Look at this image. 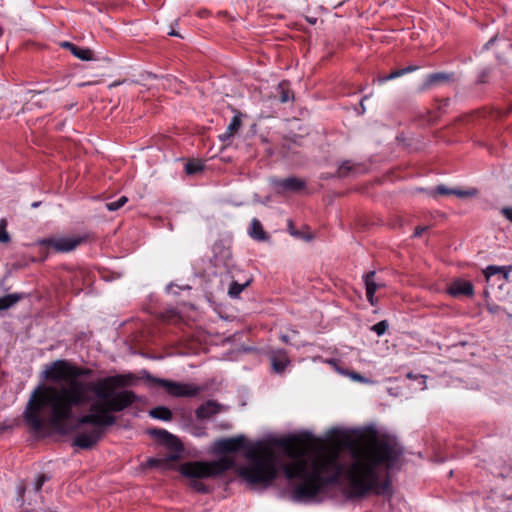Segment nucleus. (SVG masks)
<instances>
[{"instance_id": "f257e3e1", "label": "nucleus", "mask_w": 512, "mask_h": 512, "mask_svg": "<svg viewBox=\"0 0 512 512\" xmlns=\"http://www.w3.org/2000/svg\"><path fill=\"white\" fill-rule=\"evenodd\" d=\"M92 370L71 365L68 383L38 385L31 393L23 412V419L32 433L49 426L59 434L68 432V422L75 409L90 403L88 413L77 418V426L90 425L89 431L77 434L73 446L91 450L104 437L106 429L117 422L114 413L122 412L138 401L132 390H115L130 385L131 377L116 375L96 381H82Z\"/></svg>"}, {"instance_id": "f03ea898", "label": "nucleus", "mask_w": 512, "mask_h": 512, "mask_svg": "<svg viewBox=\"0 0 512 512\" xmlns=\"http://www.w3.org/2000/svg\"><path fill=\"white\" fill-rule=\"evenodd\" d=\"M352 462L347 471L349 498H362L379 487L378 467L393 469L404 454L403 446L390 435L372 434L349 444Z\"/></svg>"}, {"instance_id": "7ed1b4c3", "label": "nucleus", "mask_w": 512, "mask_h": 512, "mask_svg": "<svg viewBox=\"0 0 512 512\" xmlns=\"http://www.w3.org/2000/svg\"><path fill=\"white\" fill-rule=\"evenodd\" d=\"M245 449L248 465L240 468L239 475L252 487L267 488L278 475L277 456L273 450L261 443L246 445L245 436L224 438L215 442L217 454L236 453Z\"/></svg>"}, {"instance_id": "20e7f679", "label": "nucleus", "mask_w": 512, "mask_h": 512, "mask_svg": "<svg viewBox=\"0 0 512 512\" xmlns=\"http://www.w3.org/2000/svg\"><path fill=\"white\" fill-rule=\"evenodd\" d=\"M313 440L311 433L302 436H290L280 440L279 445L285 450L291 462L284 466V473L288 479L299 478L301 483L293 490V499L307 501L316 497L326 486L315 474L309 471V463L305 456L306 442Z\"/></svg>"}, {"instance_id": "39448f33", "label": "nucleus", "mask_w": 512, "mask_h": 512, "mask_svg": "<svg viewBox=\"0 0 512 512\" xmlns=\"http://www.w3.org/2000/svg\"><path fill=\"white\" fill-rule=\"evenodd\" d=\"M235 467V460L222 457L214 461H189L182 464L179 471L182 476L189 478L190 486L198 493H209V487L200 479L218 477Z\"/></svg>"}, {"instance_id": "423d86ee", "label": "nucleus", "mask_w": 512, "mask_h": 512, "mask_svg": "<svg viewBox=\"0 0 512 512\" xmlns=\"http://www.w3.org/2000/svg\"><path fill=\"white\" fill-rule=\"evenodd\" d=\"M309 471L325 486L337 483L342 472L338 453L330 452L315 457L311 461Z\"/></svg>"}, {"instance_id": "0eeeda50", "label": "nucleus", "mask_w": 512, "mask_h": 512, "mask_svg": "<svg viewBox=\"0 0 512 512\" xmlns=\"http://www.w3.org/2000/svg\"><path fill=\"white\" fill-rule=\"evenodd\" d=\"M147 381L163 387L166 392L173 397H195L203 391V388L195 384L180 383L172 380L161 379L150 374L146 377Z\"/></svg>"}, {"instance_id": "6e6552de", "label": "nucleus", "mask_w": 512, "mask_h": 512, "mask_svg": "<svg viewBox=\"0 0 512 512\" xmlns=\"http://www.w3.org/2000/svg\"><path fill=\"white\" fill-rule=\"evenodd\" d=\"M71 364L66 360H56L43 371L46 380L55 382L54 385L68 383L70 379Z\"/></svg>"}, {"instance_id": "1a4fd4ad", "label": "nucleus", "mask_w": 512, "mask_h": 512, "mask_svg": "<svg viewBox=\"0 0 512 512\" xmlns=\"http://www.w3.org/2000/svg\"><path fill=\"white\" fill-rule=\"evenodd\" d=\"M83 239V237H50L40 240L39 244L55 252H70L81 244Z\"/></svg>"}, {"instance_id": "9d476101", "label": "nucleus", "mask_w": 512, "mask_h": 512, "mask_svg": "<svg viewBox=\"0 0 512 512\" xmlns=\"http://www.w3.org/2000/svg\"><path fill=\"white\" fill-rule=\"evenodd\" d=\"M147 432L151 437H154L160 444L165 445L167 448L175 452H181L183 450V446L179 439L167 430L152 428Z\"/></svg>"}, {"instance_id": "9b49d317", "label": "nucleus", "mask_w": 512, "mask_h": 512, "mask_svg": "<svg viewBox=\"0 0 512 512\" xmlns=\"http://www.w3.org/2000/svg\"><path fill=\"white\" fill-rule=\"evenodd\" d=\"M271 184L276 189L278 193L282 192H299L306 187V182L300 178L295 176L287 177L284 179L281 178H273L271 179Z\"/></svg>"}, {"instance_id": "f8f14e48", "label": "nucleus", "mask_w": 512, "mask_h": 512, "mask_svg": "<svg viewBox=\"0 0 512 512\" xmlns=\"http://www.w3.org/2000/svg\"><path fill=\"white\" fill-rule=\"evenodd\" d=\"M447 293L452 297H472L474 295V286L470 281L455 279L447 287Z\"/></svg>"}, {"instance_id": "ddd939ff", "label": "nucleus", "mask_w": 512, "mask_h": 512, "mask_svg": "<svg viewBox=\"0 0 512 512\" xmlns=\"http://www.w3.org/2000/svg\"><path fill=\"white\" fill-rule=\"evenodd\" d=\"M269 359L274 372L282 373L290 363L288 355L283 349H274L269 351Z\"/></svg>"}, {"instance_id": "4468645a", "label": "nucleus", "mask_w": 512, "mask_h": 512, "mask_svg": "<svg viewBox=\"0 0 512 512\" xmlns=\"http://www.w3.org/2000/svg\"><path fill=\"white\" fill-rule=\"evenodd\" d=\"M477 189L472 188L468 190H462V189H456V188H448L445 185H438L435 187V189L432 191V196H447V195H455L459 198H469L473 197L477 194Z\"/></svg>"}, {"instance_id": "2eb2a0df", "label": "nucleus", "mask_w": 512, "mask_h": 512, "mask_svg": "<svg viewBox=\"0 0 512 512\" xmlns=\"http://www.w3.org/2000/svg\"><path fill=\"white\" fill-rule=\"evenodd\" d=\"M222 406L215 401L209 400L206 403L200 405L196 411V417L199 420L208 419L213 415H216L220 412Z\"/></svg>"}, {"instance_id": "dca6fc26", "label": "nucleus", "mask_w": 512, "mask_h": 512, "mask_svg": "<svg viewBox=\"0 0 512 512\" xmlns=\"http://www.w3.org/2000/svg\"><path fill=\"white\" fill-rule=\"evenodd\" d=\"M61 47L68 49L75 57H77L80 60H93V52L89 48H81L67 41L61 43Z\"/></svg>"}, {"instance_id": "f3484780", "label": "nucleus", "mask_w": 512, "mask_h": 512, "mask_svg": "<svg viewBox=\"0 0 512 512\" xmlns=\"http://www.w3.org/2000/svg\"><path fill=\"white\" fill-rule=\"evenodd\" d=\"M375 271H369L364 275V282L366 286V296L367 300L370 302L371 305H375L376 298H375V292L378 288L377 283L374 281Z\"/></svg>"}, {"instance_id": "a211bd4d", "label": "nucleus", "mask_w": 512, "mask_h": 512, "mask_svg": "<svg viewBox=\"0 0 512 512\" xmlns=\"http://www.w3.org/2000/svg\"><path fill=\"white\" fill-rule=\"evenodd\" d=\"M274 97H278L281 103L294 101V92L290 88V83L288 81L280 82L276 87V94Z\"/></svg>"}, {"instance_id": "6ab92c4d", "label": "nucleus", "mask_w": 512, "mask_h": 512, "mask_svg": "<svg viewBox=\"0 0 512 512\" xmlns=\"http://www.w3.org/2000/svg\"><path fill=\"white\" fill-rule=\"evenodd\" d=\"M248 234L251 238L257 241H266L269 239V236L263 229L261 222L256 218L252 219Z\"/></svg>"}, {"instance_id": "aec40b11", "label": "nucleus", "mask_w": 512, "mask_h": 512, "mask_svg": "<svg viewBox=\"0 0 512 512\" xmlns=\"http://www.w3.org/2000/svg\"><path fill=\"white\" fill-rule=\"evenodd\" d=\"M241 116H242V114L240 112H237L233 116L230 124L228 125L226 132L219 135V139L222 142L228 140L229 138H231L238 132V130L240 129V127L242 125Z\"/></svg>"}, {"instance_id": "412c9836", "label": "nucleus", "mask_w": 512, "mask_h": 512, "mask_svg": "<svg viewBox=\"0 0 512 512\" xmlns=\"http://www.w3.org/2000/svg\"><path fill=\"white\" fill-rule=\"evenodd\" d=\"M452 75L444 72L433 73L428 75L425 82L421 86V90H426L430 88L432 85L438 83H445L451 79Z\"/></svg>"}, {"instance_id": "4be33fe9", "label": "nucleus", "mask_w": 512, "mask_h": 512, "mask_svg": "<svg viewBox=\"0 0 512 512\" xmlns=\"http://www.w3.org/2000/svg\"><path fill=\"white\" fill-rule=\"evenodd\" d=\"M149 415L154 419L170 421L173 417L172 411L165 406H157L149 411Z\"/></svg>"}, {"instance_id": "5701e85b", "label": "nucleus", "mask_w": 512, "mask_h": 512, "mask_svg": "<svg viewBox=\"0 0 512 512\" xmlns=\"http://www.w3.org/2000/svg\"><path fill=\"white\" fill-rule=\"evenodd\" d=\"M23 298L22 294L13 293L0 297V311L9 309Z\"/></svg>"}, {"instance_id": "b1692460", "label": "nucleus", "mask_w": 512, "mask_h": 512, "mask_svg": "<svg viewBox=\"0 0 512 512\" xmlns=\"http://www.w3.org/2000/svg\"><path fill=\"white\" fill-rule=\"evenodd\" d=\"M418 67L417 66H408V67H405V68H402V69H397L395 71H392L390 74L382 77V78H379V82L380 83H384L385 81H388V80H392V79H395L397 77H400L406 73H409V72H412V71H415L417 70Z\"/></svg>"}, {"instance_id": "393cba45", "label": "nucleus", "mask_w": 512, "mask_h": 512, "mask_svg": "<svg viewBox=\"0 0 512 512\" xmlns=\"http://www.w3.org/2000/svg\"><path fill=\"white\" fill-rule=\"evenodd\" d=\"M251 281L252 280L249 279L243 284H240L237 281H232L229 286L228 294L232 298H237L240 295V293L250 285Z\"/></svg>"}, {"instance_id": "a878e982", "label": "nucleus", "mask_w": 512, "mask_h": 512, "mask_svg": "<svg viewBox=\"0 0 512 512\" xmlns=\"http://www.w3.org/2000/svg\"><path fill=\"white\" fill-rule=\"evenodd\" d=\"M204 170V165L200 160L189 161L185 165V172L187 175H194Z\"/></svg>"}, {"instance_id": "bb28decb", "label": "nucleus", "mask_w": 512, "mask_h": 512, "mask_svg": "<svg viewBox=\"0 0 512 512\" xmlns=\"http://www.w3.org/2000/svg\"><path fill=\"white\" fill-rule=\"evenodd\" d=\"M485 276L487 279H489L491 276L499 273L502 274L504 279L508 278V271H506V267H498V266H488L486 270L484 271Z\"/></svg>"}, {"instance_id": "cd10ccee", "label": "nucleus", "mask_w": 512, "mask_h": 512, "mask_svg": "<svg viewBox=\"0 0 512 512\" xmlns=\"http://www.w3.org/2000/svg\"><path fill=\"white\" fill-rule=\"evenodd\" d=\"M356 167L350 163V161H344L337 170V176L347 177Z\"/></svg>"}, {"instance_id": "c85d7f7f", "label": "nucleus", "mask_w": 512, "mask_h": 512, "mask_svg": "<svg viewBox=\"0 0 512 512\" xmlns=\"http://www.w3.org/2000/svg\"><path fill=\"white\" fill-rule=\"evenodd\" d=\"M128 202V198L126 196H121L117 201L107 202L105 203V207L109 211H116L123 207Z\"/></svg>"}, {"instance_id": "c756f323", "label": "nucleus", "mask_w": 512, "mask_h": 512, "mask_svg": "<svg viewBox=\"0 0 512 512\" xmlns=\"http://www.w3.org/2000/svg\"><path fill=\"white\" fill-rule=\"evenodd\" d=\"M296 146V142L292 140H285L281 145V154L283 157L287 158L289 157V153L293 150V148Z\"/></svg>"}, {"instance_id": "7c9ffc66", "label": "nucleus", "mask_w": 512, "mask_h": 512, "mask_svg": "<svg viewBox=\"0 0 512 512\" xmlns=\"http://www.w3.org/2000/svg\"><path fill=\"white\" fill-rule=\"evenodd\" d=\"M387 328L388 322L386 320H382L372 326V330L379 336L383 335L386 332Z\"/></svg>"}, {"instance_id": "2f4dec72", "label": "nucleus", "mask_w": 512, "mask_h": 512, "mask_svg": "<svg viewBox=\"0 0 512 512\" xmlns=\"http://www.w3.org/2000/svg\"><path fill=\"white\" fill-rule=\"evenodd\" d=\"M49 479H50V477L47 476L46 474L38 475V477L35 481V484H34L35 491L39 492L42 489V486L44 485V483L47 482Z\"/></svg>"}, {"instance_id": "473e14b6", "label": "nucleus", "mask_w": 512, "mask_h": 512, "mask_svg": "<svg viewBox=\"0 0 512 512\" xmlns=\"http://www.w3.org/2000/svg\"><path fill=\"white\" fill-rule=\"evenodd\" d=\"M10 242V235L6 231V222L3 220L0 225V243H8Z\"/></svg>"}, {"instance_id": "72a5a7b5", "label": "nucleus", "mask_w": 512, "mask_h": 512, "mask_svg": "<svg viewBox=\"0 0 512 512\" xmlns=\"http://www.w3.org/2000/svg\"><path fill=\"white\" fill-rule=\"evenodd\" d=\"M163 462H164V460H161V459L150 458V459L147 460L146 466L150 467V468L158 467Z\"/></svg>"}, {"instance_id": "f704fd0d", "label": "nucleus", "mask_w": 512, "mask_h": 512, "mask_svg": "<svg viewBox=\"0 0 512 512\" xmlns=\"http://www.w3.org/2000/svg\"><path fill=\"white\" fill-rule=\"evenodd\" d=\"M501 212L505 218L512 223V207H504Z\"/></svg>"}, {"instance_id": "c9c22d12", "label": "nucleus", "mask_w": 512, "mask_h": 512, "mask_svg": "<svg viewBox=\"0 0 512 512\" xmlns=\"http://www.w3.org/2000/svg\"><path fill=\"white\" fill-rule=\"evenodd\" d=\"M428 228H429L428 226H417L415 228L413 237H420L425 231L428 230Z\"/></svg>"}, {"instance_id": "e433bc0d", "label": "nucleus", "mask_w": 512, "mask_h": 512, "mask_svg": "<svg viewBox=\"0 0 512 512\" xmlns=\"http://www.w3.org/2000/svg\"><path fill=\"white\" fill-rule=\"evenodd\" d=\"M488 76H489V72H488V71H486V70H484V71L480 74L479 79H478V82H479V83H485V82H486V79H487V77H488Z\"/></svg>"}, {"instance_id": "4c0bfd02", "label": "nucleus", "mask_w": 512, "mask_h": 512, "mask_svg": "<svg viewBox=\"0 0 512 512\" xmlns=\"http://www.w3.org/2000/svg\"><path fill=\"white\" fill-rule=\"evenodd\" d=\"M12 428V425L10 424H7V423H1L0 424V433L3 432V431H6L8 429H11Z\"/></svg>"}, {"instance_id": "58836bf2", "label": "nucleus", "mask_w": 512, "mask_h": 512, "mask_svg": "<svg viewBox=\"0 0 512 512\" xmlns=\"http://www.w3.org/2000/svg\"><path fill=\"white\" fill-rule=\"evenodd\" d=\"M126 82H127L126 80H123V81H121V82H120V81H115V82H113V83L109 84V85H108V88H109V89H112V88H114V87H116V86H118V85L124 84V83H126Z\"/></svg>"}, {"instance_id": "ea45409f", "label": "nucleus", "mask_w": 512, "mask_h": 512, "mask_svg": "<svg viewBox=\"0 0 512 512\" xmlns=\"http://www.w3.org/2000/svg\"><path fill=\"white\" fill-rule=\"evenodd\" d=\"M390 487V483L389 481H384L382 484H381V489L383 492L387 491Z\"/></svg>"}, {"instance_id": "a19ab883", "label": "nucleus", "mask_w": 512, "mask_h": 512, "mask_svg": "<svg viewBox=\"0 0 512 512\" xmlns=\"http://www.w3.org/2000/svg\"><path fill=\"white\" fill-rule=\"evenodd\" d=\"M41 95V92H37V93H34L31 100H32V104H39L40 103V100H34L35 97H39Z\"/></svg>"}, {"instance_id": "79ce46f5", "label": "nucleus", "mask_w": 512, "mask_h": 512, "mask_svg": "<svg viewBox=\"0 0 512 512\" xmlns=\"http://www.w3.org/2000/svg\"><path fill=\"white\" fill-rule=\"evenodd\" d=\"M488 310H489L491 313H497V312L500 310V307H499V306H489V307H488Z\"/></svg>"}, {"instance_id": "37998d69", "label": "nucleus", "mask_w": 512, "mask_h": 512, "mask_svg": "<svg viewBox=\"0 0 512 512\" xmlns=\"http://www.w3.org/2000/svg\"><path fill=\"white\" fill-rule=\"evenodd\" d=\"M280 339H281L282 342H284L286 344L290 343L288 335L283 334V335L280 336Z\"/></svg>"}, {"instance_id": "c03bdc74", "label": "nucleus", "mask_w": 512, "mask_h": 512, "mask_svg": "<svg viewBox=\"0 0 512 512\" xmlns=\"http://www.w3.org/2000/svg\"><path fill=\"white\" fill-rule=\"evenodd\" d=\"M307 21L311 24H315L317 19L316 18H307Z\"/></svg>"}, {"instance_id": "a18cd8bd", "label": "nucleus", "mask_w": 512, "mask_h": 512, "mask_svg": "<svg viewBox=\"0 0 512 512\" xmlns=\"http://www.w3.org/2000/svg\"><path fill=\"white\" fill-rule=\"evenodd\" d=\"M168 34L170 36H180L175 30H171Z\"/></svg>"}, {"instance_id": "49530a36", "label": "nucleus", "mask_w": 512, "mask_h": 512, "mask_svg": "<svg viewBox=\"0 0 512 512\" xmlns=\"http://www.w3.org/2000/svg\"><path fill=\"white\" fill-rule=\"evenodd\" d=\"M178 458H179L178 454H174L169 457L170 460H177Z\"/></svg>"}, {"instance_id": "de8ad7c7", "label": "nucleus", "mask_w": 512, "mask_h": 512, "mask_svg": "<svg viewBox=\"0 0 512 512\" xmlns=\"http://www.w3.org/2000/svg\"><path fill=\"white\" fill-rule=\"evenodd\" d=\"M495 39H496V37L491 38V39L488 41V43L486 44V46H488V45L492 44V43L495 41Z\"/></svg>"}, {"instance_id": "09e8293b", "label": "nucleus", "mask_w": 512, "mask_h": 512, "mask_svg": "<svg viewBox=\"0 0 512 512\" xmlns=\"http://www.w3.org/2000/svg\"><path fill=\"white\" fill-rule=\"evenodd\" d=\"M407 378H409V379H415V378H416V376H414L412 373H408V374H407Z\"/></svg>"}, {"instance_id": "8fccbe9b", "label": "nucleus", "mask_w": 512, "mask_h": 512, "mask_svg": "<svg viewBox=\"0 0 512 512\" xmlns=\"http://www.w3.org/2000/svg\"><path fill=\"white\" fill-rule=\"evenodd\" d=\"M92 84H94V82H87V83H83V84H81V86H84V85H92Z\"/></svg>"}, {"instance_id": "3c124183", "label": "nucleus", "mask_w": 512, "mask_h": 512, "mask_svg": "<svg viewBox=\"0 0 512 512\" xmlns=\"http://www.w3.org/2000/svg\"><path fill=\"white\" fill-rule=\"evenodd\" d=\"M291 234H292V235H298V232H295V229H292V230H291Z\"/></svg>"}, {"instance_id": "603ef678", "label": "nucleus", "mask_w": 512, "mask_h": 512, "mask_svg": "<svg viewBox=\"0 0 512 512\" xmlns=\"http://www.w3.org/2000/svg\"><path fill=\"white\" fill-rule=\"evenodd\" d=\"M291 234H292V235H298V232H295V229H292V230H291Z\"/></svg>"}, {"instance_id": "864d4df0", "label": "nucleus", "mask_w": 512, "mask_h": 512, "mask_svg": "<svg viewBox=\"0 0 512 512\" xmlns=\"http://www.w3.org/2000/svg\"><path fill=\"white\" fill-rule=\"evenodd\" d=\"M365 99H366V97H364V98L362 99V101L360 102V105L362 106V109H363V110H364L363 101H364Z\"/></svg>"}, {"instance_id": "5fc2aeb1", "label": "nucleus", "mask_w": 512, "mask_h": 512, "mask_svg": "<svg viewBox=\"0 0 512 512\" xmlns=\"http://www.w3.org/2000/svg\"><path fill=\"white\" fill-rule=\"evenodd\" d=\"M421 378L425 379V376L421 375ZM423 384H425V380H423Z\"/></svg>"}]
</instances>
